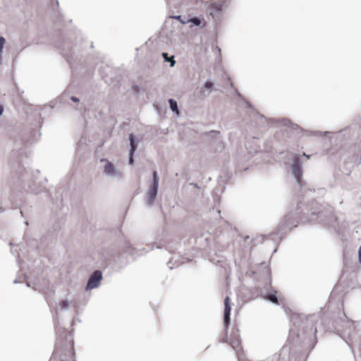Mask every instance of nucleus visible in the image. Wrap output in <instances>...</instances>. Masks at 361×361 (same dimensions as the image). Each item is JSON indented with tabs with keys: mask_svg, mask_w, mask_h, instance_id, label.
<instances>
[{
	"mask_svg": "<svg viewBox=\"0 0 361 361\" xmlns=\"http://www.w3.org/2000/svg\"><path fill=\"white\" fill-rule=\"evenodd\" d=\"M269 274H270L269 271V270H267V275H269Z\"/></svg>",
	"mask_w": 361,
	"mask_h": 361,
	"instance_id": "c9c22d12",
	"label": "nucleus"
},
{
	"mask_svg": "<svg viewBox=\"0 0 361 361\" xmlns=\"http://www.w3.org/2000/svg\"><path fill=\"white\" fill-rule=\"evenodd\" d=\"M4 111V107L3 106L0 105V116L3 114Z\"/></svg>",
	"mask_w": 361,
	"mask_h": 361,
	"instance_id": "cd10ccee",
	"label": "nucleus"
},
{
	"mask_svg": "<svg viewBox=\"0 0 361 361\" xmlns=\"http://www.w3.org/2000/svg\"><path fill=\"white\" fill-rule=\"evenodd\" d=\"M169 103L170 105L171 110L176 113V114H178V104L176 101H175L173 99H169Z\"/></svg>",
	"mask_w": 361,
	"mask_h": 361,
	"instance_id": "2eb2a0df",
	"label": "nucleus"
},
{
	"mask_svg": "<svg viewBox=\"0 0 361 361\" xmlns=\"http://www.w3.org/2000/svg\"><path fill=\"white\" fill-rule=\"evenodd\" d=\"M26 283H27V286L30 287V282H28L27 280H26Z\"/></svg>",
	"mask_w": 361,
	"mask_h": 361,
	"instance_id": "7c9ffc66",
	"label": "nucleus"
},
{
	"mask_svg": "<svg viewBox=\"0 0 361 361\" xmlns=\"http://www.w3.org/2000/svg\"><path fill=\"white\" fill-rule=\"evenodd\" d=\"M213 87L214 85L212 82L210 80L205 81L203 86V88L205 89V90H202V94L204 95H209L212 92Z\"/></svg>",
	"mask_w": 361,
	"mask_h": 361,
	"instance_id": "4468645a",
	"label": "nucleus"
},
{
	"mask_svg": "<svg viewBox=\"0 0 361 361\" xmlns=\"http://www.w3.org/2000/svg\"><path fill=\"white\" fill-rule=\"evenodd\" d=\"M6 42V39L4 37H0V52H3V49Z\"/></svg>",
	"mask_w": 361,
	"mask_h": 361,
	"instance_id": "412c9836",
	"label": "nucleus"
},
{
	"mask_svg": "<svg viewBox=\"0 0 361 361\" xmlns=\"http://www.w3.org/2000/svg\"><path fill=\"white\" fill-rule=\"evenodd\" d=\"M207 11L214 20H217L221 16L222 4L219 2L211 3L207 8Z\"/></svg>",
	"mask_w": 361,
	"mask_h": 361,
	"instance_id": "1a4fd4ad",
	"label": "nucleus"
},
{
	"mask_svg": "<svg viewBox=\"0 0 361 361\" xmlns=\"http://www.w3.org/2000/svg\"><path fill=\"white\" fill-rule=\"evenodd\" d=\"M260 118H261L262 119H265V120H267V118H264L262 115H260Z\"/></svg>",
	"mask_w": 361,
	"mask_h": 361,
	"instance_id": "473e14b6",
	"label": "nucleus"
},
{
	"mask_svg": "<svg viewBox=\"0 0 361 361\" xmlns=\"http://www.w3.org/2000/svg\"><path fill=\"white\" fill-rule=\"evenodd\" d=\"M246 104H247L248 106H250V104L248 102H247Z\"/></svg>",
	"mask_w": 361,
	"mask_h": 361,
	"instance_id": "f704fd0d",
	"label": "nucleus"
},
{
	"mask_svg": "<svg viewBox=\"0 0 361 361\" xmlns=\"http://www.w3.org/2000/svg\"><path fill=\"white\" fill-rule=\"evenodd\" d=\"M276 294L277 291L273 289H271L270 291H267L265 293H262V295L265 300H269L274 304L279 303V299Z\"/></svg>",
	"mask_w": 361,
	"mask_h": 361,
	"instance_id": "9b49d317",
	"label": "nucleus"
},
{
	"mask_svg": "<svg viewBox=\"0 0 361 361\" xmlns=\"http://www.w3.org/2000/svg\"><path fill=\"white\" fill-rule=\"evenodd\" d=\"M216 212L219 214L221 213V211L219 210V209H216Z\"/></svg>",
	"mask_w": 361,
	"mask_h": 361,
	"instance_id": "2f4dec72",
	"label": "nucleus"
},
{
	"mask_svg": "<svg viewBox=\"0 0 361 361\" xmlns=\"http://www.w3.org/2000/svg\"><path fill=\"white\" fill-rule=\"evenodd\" d=\"M133 162H134L133 154H131L130 152H129V164L132 165V164H133Z\"/></svg>",
	"mask_w": 361,
	"mask_h": 361,
	"instance_id": "393cba45",
	"label": "nucleus"
},
{
	"mask_svg": "<svg viewBox=\"0 0 361 361\" xmlns=\"http://www.w3.org/2000/svg\"><path fill=\"white\" fill-rule=\"evenodd\" d=\"M279 125L288 126L290 124V121L286 118H283L281 121H279Z\"/></svg>",
	"mask_w": 361,
	"mask_h": 361,
	"instance_id": "aec40b11",
	"label": "nucleus"
},
{
	"mask_svg": "<svg viewBox=\"0 0 361 361\" xmlns=\"http://www.w3.org/2000/svg\"><path fill=\"white\" fill-rule=\"evenodd\" d=\"M224 148V144L222 143V142L219 141L218 142V147L216 148V150L221 151Z\"/></svg>",
	"mask_w": 361,
	"mask_h": 361,
	"instance_id": "b1692460",
	"label": "nucleus"
},
{
	"mask_svg": "<svg viewBox=\"0 0 361 361\" xmlns=\"http://www.w3.org/2000/svg\"><path fill=\"white\" fill-rule=\"evenodd\" d=\"M170 18L178 20L182 24L188 23V18L183 17L182 16H170Z\"/></svg>",
	"mask_w": 361,
	"mask_h": 361,
	"instance_id": "6ab92c4d",
	"label": "nucleus"
},
{
	"mask_svg": "<svg viewBox=\"0 0 361 361\" xmlns=\"http://www.w3.org/2000/svg\"><path fill=\"white\" fill-rule=\"evenodd\" d=\"M302 156H305L307 157V159H309L310 158V156L309 155H307L305 153H303Z\"/></svg>",
	"mask_w": 361,
	"mask_h": 361,
	"instance_id": "c85d7f7f",
	"label": "nucleus"
},
{
	"mask_svg": "<svg viewBox=\"0 0 361 361\" xmlns=\"http://www.w3.org/2000/svg\"><path fill=\"white\" fill-rule=\"evenodd\" d=\"M129 141H130V152L131 154H134L137 147L139 143V140L136 139L133 133L129 135Z\"/></svg>",
	"mask_w": 361,
	"mask_h": 361,
	"instance_id": "ddd939ff",
	"label": "nucleus"
},
{
	"mask_svg": "<svg viewBox=\"0 0 361 361\" xmlns=\"http://www.w3.org/2000/svg\"><path fill=\"white\" fill-rule=\"evenodd\" d=\"M102 279V272L99 270L94 271L90 276L86 288V290H92L97 288L100 284V281Z\"/></svg>",
	"mask_w": 361,
	"mask_h": 361,
	"instance_id": "6e6552de",
	"label": "nucleus"
},
{
	"mask_svg": "<svg viewBox=\"0 0 361 361\" xmlns=\"http://www.w3.org/2000/svg\"><path fill=\"white\" fill-rule=\"evenodd\" d=\"M236 93L238 95V97H241V94L239 92H238L237 91H236Z\"/></svg>",
	"mask_w": 361,
	"mask_h": 361,
	"instance_id": "72a5a7b5",
	"label": "nucleus"
},
{
	"mask_svg": "<svg viewBox=\"0 0 361 361\" xmlns=\"http://www.w3.org/2000/svg\"><path fill=\"white\" fill-rule=\"evenodd\" d=\"M259 142V139L255 137L247 141L245 144V148L247 150V153L245 154L243 152V149H240V152L239 153V159L240 160H247L250 159L254 154L257 153L260 149V145Z\"/></svg>",
	"mask_w": 361,
	"mask_h": 361,
	"instance_id": "20e7f679",
	"label": "nucleus"
},
{
	"mask_svg": "<svg viewBox=\"0 0 361 361\" xmlns=\"http://www.w3.org/2000/svg\"><path fill=\"white\" fill-rule=\"evenodd\" d=\"M358 259L359 262L361 263V246L359 247L358 250Z\"/></svg>",
	"mask_w": 361,
	"mask_h": 361,
	"instance_id": "bb28decb",
	"label": "nucleus"
},
{
	"mask_svg": "<svg viewBox=\"0 0 361 361\" xmlns=\"http://www.w3.org/2000/svg\"><path fill=\"white\" fill-rule=\"evenodd\" d=\"M293 164L291 165L292 173L295 179L300 188L303 186L302 180V161L300 160L298 154H295L293 157Z\"/></svg>",
	"mask_w": 361,
	"mask_h": 361,
	"instance_id": "39448f33",
	"label": "nucleus"
},
{
	"mask_svg": "<svg viewBox=\"0 0 361 361\" xmlns=\"http://www.w3.org/2000/svg\"><path fill=\"white\" fill-rule=\"evenodd\" d=\"M32 288H33V289H35L36 290H39V292H43V293H46L45 289L44 288L38 286L37 285H35Z\"/></svg>",
	"mask_w": 361,
	"mask_h": 361,
	"instance_id": "4be33fe9",
	"label": "nucleus"
},
{
	"mask_svg": "<svg viewBox=\"0 0 361 361\" xmlns=\"http://www.w3.org/2000/svg\"><path fill=\"white\" fill-rule=\"evenodd\" d=\"M13 283H19V281L16 279L14 280Z\"/></svg>",
	"mask_w": 361,
	"mask_h": 361,
	"instance_id": "c756f323",
	"label": "nucleus"
},
{
	"mask_svg": "<svg viewBox=\"0 0 361 361\" xmlns=\"http://www.w3.org/2000/svg\"><path fill=\"white\" fill-rule=\"evenodd\" d=\"M316 333H317V329L315 328L314 329V334H316Z\"/></svg>",
	"mask_w": 361,
	"mask_h": 361,
	"instance_id": "e433bc0d",
	"label": "nucleus"
},
{
	"mask_svg": "<svg viewBox=\"0 0 361 361\" xmlns=\"http://www.w3.org/2000/svg\"><path fill=\"white\" fill-rule=\"evenodd\" d=\"M342 334L343 336H347L345 342L350 347H352L356 341V332L355 322L346 318L343 321Z\"/></svg>",
	"mask_w": 361,
	"mask_h": 361,
	"instance_id": "7ed1b4c3",
	"label": "nucleus"
},
{
	"mask_svg": "<svg viewBox=\"0 0 361 361\" xmlns=\"http://www.w3.org/2000/svg\"><path fill=\"white\" fill-rule=\"evenodd\" d=\"M71 99L73 102H79V101H80V100H79V99H78V97H74V96H72V97H71Z\"/></svg>",
	"mask_w": 361,
	"mask_h": 361,
	"instance_id": "a878e982",
	"label": "nucleus"
},
{
	"mask_svg": "<svg viewBox=\"0 0 361 361\" xmlns=\"http://www.w3.org/2000/svg\"><path fill=\"white\" fill-rule=\"evenodd\" d=\"M100 162L104 163L102 172L105 176L118 180L123 178V171L117 169L112 162L104 158L101 159Z\"/></svg>",
	"mask_w": 361,
	"mask_h": 361,
	"instance_id": "f03ea898",
	"label": "nucleus"
},
{
	"mask_svg": "<svg viewBox=\"0 0 361 361\" xmlns=\"http://www.w3.org/2000/svg\"><path fill=\"white\" fill-rule=\"evenodd\" d=\"M199 0H183L182 4L188 6L189 9H197L201 5Z\"/></svg>",
	"mask_w": 361,
	"mask_h": 361,
	"instance_id": "f8f14e48",
	"label": "nucleus"
},
{
	"mask_svg": "<svg viewBox=\"0 0 361 361\" xmlns=\"http://www.w3.org/2000/svg\"><path fill=\"white\" fill-rule=\"evenodd\" d=\"M162 56L164 59L165 61H167V62H169L170 63V66L171 67H173L176 64V61L174 60V56H172L171 57H169L168 56V54L167 53H162Z\"/></svg>",
	"mask_w": 361,
	"mask_h": 361,
	"instance_id": "dca6fc26",
	"label": "nucleus"
},
{
	"mask_svg": "<svg viewBox=\"0 0 361 361\" xmlns=\"http://www.w3.org/2000/svg\"><path fill=\"white\" fill-rule=\"evenodd\" d=\"M167 4H169V0H166Z\"/></svg>",
	"mask_w": 361,
	"mask_h": 361,
	"instance_id": "4c0bfd02",
	"label": "nucleus"
},
{
	"mask_svg": "<svg viewBox=\"0 0 361 361\" xmlns=\"http://www.w3.org/2000/svg\"><path fill=\"white\" fill-rule=\"evenodd\" d=\"M307 213L298 216L299 212H290L285 215L283 221L277 229L270 234V238L274 242H279L282 237L293 228L296 227L300 222L320 223L328 226H333L336 217L331 207H324L318 202H313L307 209Z\"/></svg>",
	"mask_w": 361,
	"mask_h": 361,
	"instance_id": "f257e3e1",
	"label": "nucleus"
},
{
	"mask_svg": "<svg viewBox=\"0 0 361 361\" xmlns=\"http://www.w3.org/2000/svg\"><path fill=\"white\" fill-rule=\"evenodd\" d=\"M223 342H224V340H223ZM225 342H228L233 350H235L238 361H249L245 357L243 353L241 351L240 336L238 331H233L230 336L229 339L225 341Z\"/></svg>",
	"mask_w": 361,
	"mask_h": 361,
	"instance_id": "423d86ee",
	"label": "nucleus"
},
{
	"mask_svg": "<svg viewBox=\"0 0 361 361\" xmlns=\"http://www.w3.org/2000/svg\"><path fill=\"white\" fill-rule=\"evenodd\" d=\"M68 303L66 300L60 301L58 304V309L59 310H67Z\"/></svg>",
	"mask_w": 361,
	"mask_h": 361,
	"instance_id": "f3484780",
	"label": "nucleus"
},
{
	"mask_svg": "<svg viewBox=\"0 0 361 361\" xmlns=\"http://www.w3.org/2000/svg\"><path fill=\"white\" fill-rule=\"evenodd\" d=\"M188 23H192L193 25L196 26L200 25L202 21L201 19L198 17H193L190 19L188 18Z\"/></svg>",
	"mask_w": 361,
	"mask_h": 361,
	"instance_id": "a211bd4d",
	"label": "nucleus"
},
{
	"mask_svg": "<svg viewBox=\"0 0 361 361\" xmlns=\"http://www.w3.org/2000/svg\"><path fill=\"white\" fill-rule=\"evenodd\" d=\"M224 322L226 329L228 327L230 324V315H231V305H230V299L229 297L226 296L224 300Z\"/></svg>",
	"mask_w": 361,
	"mask_h": 361,
	"instance_id": "9d476101",
	"label": "nucleus"
},
{
	"mask_svg": "<svg viewBox=\"0 0 361 361\" xmlns=\"http://www.w3.org/2000/svg\"><path fill=\"white\" fill-rule=\"evenodd\" d=\"M208 134L212 137H216L217 136H219L220 133L219 131H210L209 133H208Z\"/></svg>",
	"mask_w": 361,
	"mask_h": 361,
	"instance_id": "5701e85b",
	"label": "nucleus"
},
{
	"mask_svg": "<svg viewBox=\"0 0 361 361\" xmlns=\"http://www.w3.org/2000/svg\"><path fill=\"white\" fill-rule=\"evenodd\" d=\"M159 182V178L157 172V171H154L152 173V184L149 188L147 196V203L148 204H152L154 202L158 192Z\"/></svg>",
	"mask_w": 361,
	"mask_h": 361,
	"instance_id": "0eeeda50",
	"label": "nucleus"
}]
</instances>
